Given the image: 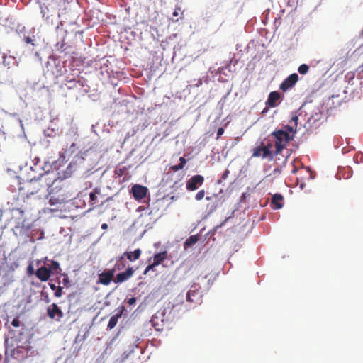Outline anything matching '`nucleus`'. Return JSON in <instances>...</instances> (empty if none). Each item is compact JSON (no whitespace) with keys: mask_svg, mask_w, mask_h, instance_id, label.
Segmentation results:
<instances>
[{"mask_svg":"<svg viewBox=\"0 0 363 363\" xmlns=\"http://www.w3.org/2000/svg\"><path fill=\"white\" fill-rule=\"evenodd\" d=\"M20 320H18V318H15L11 322V325L14 327L20 326Z\"/></svg>","mask_w":363,"mask_h":363,"instance_id":"nucleus-36","label":"nucleus"},{"mask_svg":"<svg viewBox=\"0 0 363 363\" xmlns=\"http://www.w3.org/2000/svg\"><path fill=\"white\" fill-rule=\"evenodd\" d=\"M264 147L267 148L269 151H272L271 149L272 147V143L271 142L268 143L267 144L264 143Z\"/></svg>","mask_w":363,"mask_h":363,"instance_id":"nucleus-39","label":"nucleus"},{"mask_svg":"<svg viewBox=\"0 0 363 363\" xmlns=\"http://www.w3.org/2000/svg\"><path fill=\"white\" fill-rule=\"evenodd\" d=\"M121 316V313L112 316L109 319V321L108 323V328H109V329L113 328L116 325V324L118 323V320Z\"/></svg>","mask_w":363,"mask_h":363,"instance_id":"nucleus-23","label":"nucleus"},{"mask_svg":"<svg viewBox=\"0 0 363 363\" xmlns=\"http://www.w3.org/2000/svg\"><path fill=\"white\" fill-rule=\"evenodd\" d=\"M47 315L50 318L59 321L62 318L63 313L56 303H52L47 308Z\"/></svg>","mask_w":363,"mask_h":363,"instance_id":"nucleus-13","label":"nucleus"},{"mask_svg":"<svg viewBox=\"0 0 363 363\" xmlns=\"http://www.w3.org/2000/svg\"><path fill=\"white\" fill-rule=\"evenodd\" d=\"M55 194L50 195V198L49 199V203L51 206L57 205V204H61L65 203V194H60L57 196H55Z\"/></svg>","mask_w":363,"mask_h":363,"instance_id":"nucleus-20","label":"nucleus"},{"mask_svg":"<svg viewBox=\"0 0 363 363\" xmlns=\"http://www.w3.org/2000/svg\"><path fill=\"white\" fill-rule=\"evenodd\" d=\"M51 268L54 270H56L57 269L60 268V264L57 262L56 261H52V263H51Z\"/></svg>","mask_w":363,"mask_h":363,"instance_id":"nucleus-35","label":"nucleus"},{"mask_svg":"<svg viewBox=\"0 0 363 363\" xmlns=\"http://www.w3.org/2000/svg\"><path fill=\"white\" fill-rule=\"evenodd\" d=\"M24 188L27 189L28 194L34 195L45 189V186H43L38 179H32Z\"/></svg>","mask_w":363,"mask_h":363,"instance_id":"nucleus-5","label":"nucleus"},{"mask_svg":"<svg viewBox=\"0 0 363 363\" xmlns=\"http://www.w3.org/2000/svg\"><path fill=\"white\" fill-rule=\"evenodd\" d=\"M1 219L4 220L6 224L11 225L12 228L28 229L30 228L29 225L26 223V220L24 217V211L21 208H16L9 211L2 212Z\"/></svg>","mask_w":363,"mask_h":363,"instance_id":"nucleus-2","label":"nucleus"},{"mask_svg":"<svg viewBox=\"0 0 363 363\" xmlns=\"http://www.w3.org/2000/svg\"><path fill=\"white\" fill-rule=\"evenodd\" d=\"M353 77H354V74H353V73H352V74H351V78H353Z\"/></svg>","mask_w":363,"mask_h":363,"instance_id":"nucleus-48","label":"nucleus"},{"mask_svg":"<svg viewBox=\"0 0 363 363\" xmlns=\"http://www.w3.org/2000/svg\"><path fill=\"white\" fill-rule=\"evenodd\" d=\"M284 197L281 194H276L272 197L271 206L274 209H280L283 207Z\"/></svg>","mask_w":363,"mask_h":363,"instance_id":"nucleus-18","label":"nucleus"},{"mask_svg":"<svg viewBox=\"0 0 363 363\" xmlns=\"http://www.w3.org/2000/svg\"><path fill=\"white\" fill-rule=\"evenodd\" d=\"M142 254V250L139 248L133 252H125L118 259L116 264V267L118 270L121 269L118 264L119 262L123 261L126 257L130 262H134L138 259Z\"/></svg>","mask_w":363,"mask_h":363,"instance_id":"nucleus-7","label":"nucleus"},{"mask_svg":"<svg viewBox=\"0 0 363 363\" xmlns=\"http://www.w3.org/2000/svg\"><path fill=\"white\" fill-rule=\"evenodd\" d=\"M308 70L309 66L307 65L306 64H302L298 68V71L301 74H306V73H308Z\"/></svg>","mask_w":363,"mask_h":363,"instance_id":"nucleus-27","label":"nucleus"},{"mask_svg":"<svg viewBox=\"0 0 363 363\" xmlns=\"http://www.w3.org/2000/svg\"><path fill=\"white\" fill-rule=\"evenodd\" d=\"M116 269H117V268L115 267V268L112 269H108L101 273L99 275L98 282L103 285H108L113 280Z\"/></svg>","mask_w":363,"mask_h":363,"instance_id":"nucleus-14","label":"nucleus"},{"mask_svg":"<svg viewBox=\"0 0 363 363\" xmlns=\"http://www.w3.org/2000/svg\"><path fill=\"white\" fill-rule=\"evenodd\" d=\"M198 240H199V238H198L197 235H191V236H190L184 242V248L187 249L188 247L192 246L193 245L196 243Z\"/></svg>","mask_w":363,"mask_h":363,"instance_id":"nucleus-22","label":"nucleus"},{"mask_svg":"<svg viewBox=\"0 0 363 363\" xmlns=\"http://www.w3.org/2000/svg\"><path fill=\"white\" fill-rule=\"evenodd\" d=\"M155 267H156V265H155L153 262H152V264H149V265H147V266L146 267V268L145 269V270H144V272H143V274H144V275H147V273H148L150 271H151V270L154 271V269H155Z\"/></svg>","mask_w":363,"mask_h":363,"instance_id":"nucleus-31","label":"nucleus"},{"mask_svg":"<svg viewBox=\"0 0 363 363\" xmlns=\"http://www.w3.org/2000/svg\"><path fill=\"white\" fill-rule=\"evenodd\" d=\"M224 133V129L223 128H219L218 129V132H217V137H216V139H219L220 138V136L223 134Z\"/></svg>","mask_w":363,"mask_h":363,"instance_id":"nucleus-37","label":"nucleus"},{"mask_svg":"<svg viewBox=\"0 0 363 363\" xmlns=\"http://www.w3.org/2000/svg\"><path fill=\"white\" fill-rule=\"evenodd\" d=\"M65 83H74V86H68V89H80L84 86L86 80L84 77H80L79 76H77V77H75L74 74H72L65 75Z\"/></svg>","mask_w":363,"mask_h":363,"instance_id":"nucleus-6","label":"nucleus"},{"mask_svg":"<svg viewBox=\"0 0 363 363\" xmlns=\"http://www.w3.org/2000/svg\"><path fill=\"white\" fill-rule=\"evenodd\" d=\"M289 133L290 135H293L294 136L298 131V128H296V125H293L290 123L289 125H286L284 126V130Z\"/></svg>","mask_w":363,"mask_h":363,"instance_id":"nucleus-24","label":"nucleus"},{"mask_svg":"<svg viewBox=\"0 0 363 363\" xmlns=\"http://www.w3.org/2000/svg\"><path fill=\"white\" fill-rule=\"evenodd\" d=\"M298 75L296 73H293L287 77L283 82L280 84L279 89L283 91H286L291 89L298 82Z\"/></svg>","mask_w":363,"mask_h":363,"instance_id":"nucleus-11","label":"nucleus"},{"mask_svg":"<svg viewBox=\"0 0 363 363\" xmlns=\"http://www.w3.org/2000/svg\"><path fill=\"white\" fill-rule=\"evenodd\" d=\"M179 163L184 166L186 163V160L184 157H181L179 158Z\"/></svg>","mask_w":363,"mask_h":363,"instance_id":"nucleus-40","label":"nucleus"},{"mask_svg":"<svg viewBox=\"0 0 363 363\" xmlns=\"http://www.w3.org/2000/svg\"><path fill=\"white\" fill-rule=\"evenodd\" d=\"M229 173H230V172H229L228 169H226V170L224 172V173L223 174V175H222L221 178H222L223 179H225L228 177V174H229Z\"/></svg>","mask_w":363,"mask_h":363,"instance_id":"nucleus-41","label":"nucleus"},{"mask_svg":"<svg viewBox=\"0 0 363 363\" xmlns=\"http://www.w3.org/2000/svg\"><path fill=\"white\" fill-rule=\"evenodd\" d=\"M362 35H363V29H362Z\"/></svg>","mask_w":363,"mask_h":363,"instance_id":"nucleus-49","label":"nucleus"},{"mask_svg":"<svg viewBox=\"0 0 363 363\" xmlns=\"http://www.w3.org/2000/svg\"><path fill=\"white\" fill-rule=\"evenodd\" d=\"M56 47L57 48V50L59 52H60L61 53H65V54H67V52H66V50L67 48V45H66V43H65V40H62L60 43H58L57 45H56Z\"/></svg>","mask_w":363,"mask_h":363,"instance_id":"nucleus-25","label":"nucleus"},{"mask_svg":"<svg viewBox=\"0 0 363 363\" xmlns=\"http://www.w3.org/2000/svg\"><path fill=\"white\" fill-rule=\"evenodd\" d=\"M136 302V298L135 297H131L130 298H129L128 300V303L130 305V306H132L133 304H135Z\"/></svg>","mask_w":363,"mask_h":363,"instance_id":"nucleus-38","label":"nucleus"},{"mask_svg":"<svg viewBox=\"0 0 363 363\" xmlns=\"http://www.w3.org/2000/svg\"><path fill=\"white\" fill-rule=\"evenodd\" d=\"M252 157H261L262 159H268L272 160L275 157L274 152L269 151L267 148L264 147V142H261L259 146L252 150Z\"/></svg>","mask_w":363,"mask_h":363,"instance_id":"nucleus-4","label":"nucleus"},{"mask_svg":"<svg viewBox=\"0 0 363 363\" xmlns=\"http://www.w3.org/2000/svg\"><path fill=\"white\" fill-rule=\"evenodd\" d=\"M130 192L135 200L140 201L146 196L147 188L139 184H135L132 186Z\"/></svg>","mask_w":363,"mask_h":363,"instance_id":"nucleus-12","label":"nucleus"},{"mask_svg":"<svg viewBox=\"0 0 363 363\" xmlns=\"http://www.w3.org/2000/svg\"><path fill=\"white\" fill-rule=\"evenodd\" d=\"M205 194H206L205 190H203V189L200 190L196 194L195 199L196 201H201V199H203L204 198Z\"/></svg>","mask_w":363,"mask_h":363,"instance_id":"nucleus-30","label":"nucleus"},{"mask_svg":"<svg viewBox=\"0 0 363 363\" xmlns=\"http://www.w3.org/2000/svg\"><path fill=\"white\" fill-rule=\"evenodd\" d=\"M100 194V191L97 188L94 189V191L90 193V194H89L90 206H91L93 207L95 206H98V200H97L96 194Z\"/></svg>","mask_w":363,"mask_h":363,"instance_id":"nucleus-21","label":"nucleus"},{"mask_svg":"<svg viewBox=\"0 0 363 363\" xmlns=\"http://www.w3.org/2000/svg\"><path fill=\"white\" fill-rule=\"evenodd\" d=\"M49 286H50V289H51L52 290H55H55L57 289V286H55V284H51V283H50V284H49Z\"/></svg>","mask_w":363,"mask_h":363,"instance_id":"nucleus-43","label":"nucleus"},{"mask_svg":"<svg viewBox=\"0 0 363 363\" xmlns=\"http://www.w3.org/2000/svg\"><path fill=\"white\" fill-rule=\"evenodd\" d=\"M362 67H363V63H362Z\"/></svg>","mask_w":363,"mask_h":363,"instance_id":"nucleus-50","label":"nucleus"},{"mask_svg":"<svg viewBox=\"0 0 363 363\" xmlns=\"http://www.w3.org/2000/svg\"><path fill=\"white\" fill-rule=\"evenodd\" d=\"M211 199H212V197H211V196H206V200H207V201H211Z\"/></svg>","mask_w":363,"mask_h":363,"instance_id":"nucleus-47","label":"nucleus"},{"mask_svg":"<svg viewBox=\"0 0 363 363\" xmlns=\"http://www.w3.org/2000/svg\"><path fill=\"white\" fill-rule=\"evenodd\" d=\"M270 136L274 139L275 151L274 155H280L284 149L286 148L289 143L294 139V135H290L282 129L273 131Z\"/></svg>","mask_w":363,"mask_h":363,"instance_id":"nucleus-3","label":"nucleus"},{"mask_svg":"<svg viewBox=\"0 0 363 363\" xmlns=\"http://www.w3.org/2000/svg\"><path fill=\"white\" fill-rule=\"evenodd\" d=\"M167 257V251H163V252H160L159 253H157L155 254L154 256H153V263L156 265V266H158L160 264H161Z\"/></svg>","mask_w":363,"mask_h":363,"instance_id":"nucleus-19","label":"nucleus"},{"mask_svg":"<svg viewBox=\"0 0 363 363\" xmlns=\"http://www.w3.org/2000/svg\"><path fill=\"white\" fill-rule=\"evenodd\" d=\"M135 270L133 267H128L125 272L119 273L116 275L113 281L115 283H122L129 279L134 274Z\"/></svg>","mask_w":363,"mask_h":363,"instance_id":"nucleus-15","label":"nucleus"},{"mask_svg":"<svg viewBox=\"0 0 363 363\" xmlns=\"http://www.w3.org/2000/svg\"><path fill=\"white\" fill-rule=\"evenodd\" d=\"M62 295V286H57V289L55 290V297H61Z\"/></svg>","mask_w":363,"mask_h":363,"instance_id":"nucleus-33","label":"nucleus"},{"mask_svg":"<svg viewBox=\"0 0 363 363\" xmlns=\"http://www.w3.org/2000/svg\"><path fill=\"white\" fill-rule=\"evenodd\" d=\"M43 186L44 190L48 191V195L56 194L62 190L63 179L57 176L55 170L47 171L40 174L38 178Z\"/></svg>","mask_w":363,"mask_h":363,"instance_id":"nucleus-1","label":"nucleus"},{"mask_svg":"<svg viewBox=\"0 0 363 363\" xmlns=\"http://www.w3.org/2000/svg\"><path fill=\"white\" fill-rule=\"evenodd\" d=\"M35 275L40 281H46L51 276V269L43 266L37 269Z\"/></svg>","mask_w":363,"mask_h":363,"instance_id":"nucleus-16","label":"nucleus"},{"mask_svg":"<svg viewBox=\"0 0 363 363\" xmlns=\"http://www.w3.org/2000/svg\"><path fill=\"white\" fill-rule=\"evenodd\" d=\"M280 99V94L277 91H272L268 97L266 104L269 107H275L277 106V101Z\"/></svg>","mask_w":363,"mask_h":363,"instance_id":"nucleus-17","label":"nucleus"},{"mask_svg":"<svg viewBox=\"0 0 363 363\" xmlns=\"http://www.w3.org/2000/svg\"><path fill=\"white\" fill-rule=\"evenodd\" d=\"M23 41L26 44H31L33 46H36L37 45V44H36V39H35V35H33L32 37H30V36H24Z\"/></svg>","mask_w":363,"mask_h":363,"instance_id":"nucleus-26","label":"nucleus"},{"mask_svg":"<svg viewBox=\"0 0 363 363\" xmlns=\"http://www.w3.org/2000/svg\"><path fill=\"white\" fill-rule=\"evenodd\" d=\"M41 13H42V16H43V18L47 19L48 17H45V12L43 9L41 10Z\"/></svg>","mask_w":363,"mask_h":363,"instance_id":"nucleus-45","label":"nucleus"},{"mask_svg":"<svg viewBox=\"0 0 363 363\" xmlns=\"http://www.w3.org/2000/svg\"><path fill=\"white\" fill-rule=\"evenodd\" d=\"M179 12H180V15H181L180 18H182L183 15H184L183 12L182 11L181 8L177 6L175 9L174 11L173 12V16L176 18L175 19H174V21H178V20H179L178 17L179 16Z\"/></svg>","mask_w":363,"mask_h":363,"instance_id":"nucleus-28","label":"nucleus"},{"mask_svg":"<svg viewBox=\"0 0 363 363\" xmlns=\"http://www.w3.org/2000/svg\"><path fill=\"white\" fill-rule=\"evenodd\" d=\"M204 182V177L202 175L196 174L191 177L186 182V189L192 191L198 189Z\"/></svg>","mask_w":363,"mask_h":363,"instance_id":"nucleus-8","label":"nucleus"},{"mask_svg":"<svg viewBox=\"0 0 363 363\" xmlns=\"http://www.w3.org/2000/svg\"><path fill=\"white\" fill-rule=\"evenodd\" d=\"M289 123H291L293 125H296V128H298V116L297 115H294L291 121H289Z\"/></svg>","mask_w":363,"mask_h":363,"instance_id":"nucleus-32","label":"nucleus"},{"mask_svg":"<svg viewBox=\"0 0 363 363\" xmlns=\"http://www.w3.org/2000/svg\"><path fill=\"white\" fill-rule=\"evenodd\" d=\"M28 273L32 274L33 273V267L31 264L28 267Z\"/></svg>","mask_w":363,"mask_h":363,"instance_id":"nucleus-42","label":"nucleus"},{"mask_svg":"<svg viewBox=\"0 0 363 363\" xmlns=\"http://www.w3.org/2000/svg\"><path fill=\"white\" fill-rule=\"evenodd\" d=\"M184 166H183L182 164L179 163L177 165L172 166L170 169L172 170H173L174 172H177L179 170L182 169L184 168Z\"/></svg>","mask_w":363,"mask_h":363,"instance_id":"nucleus-34","label":"nucleus"},{"mask_svg":"<svg viewBox=\"0 0 363 363\" xmlns=\"http://www.w3.org/2000/svg\"><path fill=\"white\" fill-rule=\"evenodd\" d=\"M201 294L197 289L196 285L191 286V289L188 291L186 294V301L190 303L195 304H199L201 301Z\"/></svg>","mask_w":363,"mask_h":363,"instance_id":"nucleus-9","label":"nucleus"},{"mask_svg":"<svg viewBox=\"0 0 363 363\" xmlns=\"http://www.w3.org/2000/svg\"><path fill=\"white\" fill-rule=\"evenodd\" d=\"M101 228L104 230H106L108 228V225L106 223H103L101 225Z\"/></svg>","mask_w":363,"mask_h":363,"instance_id":"nucleus-44","label":"nucleus"},{"mask_svg":"<svg viewBox=\"0 0 363 363\" xmlns=\"http://www.w3.org/2000/svg\"><path fill=\"white\" fill-rule=\"evenodd\" d=\"M33 347L30 345H26V346H18L13 350L14 354L20 359H26L33 355Z\"/></svg>","mask_w":363,"mask_h":363,"instance_id":"nucleus-10","label":"nucleus"},{"mask_svg":"<svg viewBox=\"0 0 363 363\" xmlns=\"http://www.w3.org/2000/svg\"><path fill=\"white\" fill-rule=\"evenodd\" d=\"M217 207H218L217 203H208L206 206L208 214L209 215V214L213 213L217 209Z\"/></svg>","mask_w":363,"mask_h":363,"instance_id":"nucleus-29","label":"nucleus"},{"mask_svg":"<svg viewBox=\"0 0 363 363\" xmlns=\"http://www.w3.org/2000/svg\"><path fill=\"white\" fill-rule=\"evenodd\" d=\"M65 85L67 86V87L68 88V86H74V83H72V84L65 83Z\"/></svg>","mask_w":363,"mask_h":363,"instance_id":"nucleus-46","label":"nucleus"}]
</instances>
